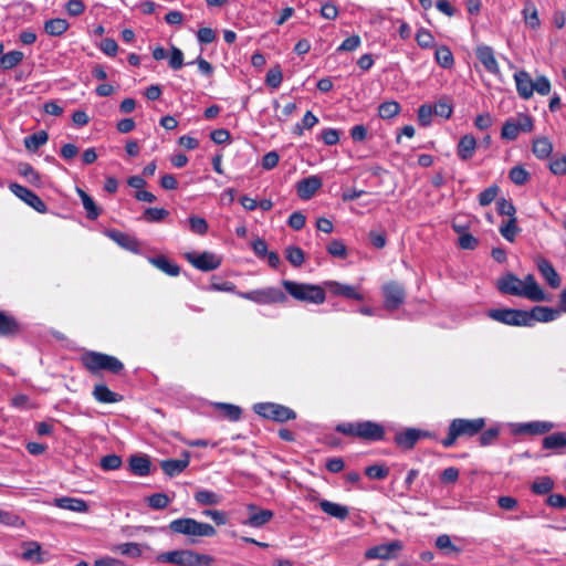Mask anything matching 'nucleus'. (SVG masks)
<instances>
[{"mask_svg":"<svg viewBox=\"0 0 566 566\" xmlns=\"http://www.w3.org/2000/svg\"><path fill=\"white\" fill-rule=\"evenodd\" d=\"M248 511L250 512V516L247 521L243 522V524L252 526V527H262L266 523H269L274 513L271 510H256V505L249 504L247 506Z\"/></svg>","mask_w":566,"mask_h":566,"instance_id":"obj_21","label":"nucleus"},{"mask_svg":"<svg viewBox=\"0 0 566 566\" xmlns=\"http://www.w3.org/2000/svg\"><path fill=\"white\" fill-rule=\"evenodd\" d=\"M189 230L198 235H203L208 232V222L205 218L198 216H190L188 219Z\"/></svg>","mask_w":566,"mask_h":566,"instance_id":"obj_49","label":"nucleus"},{"mask_svg":"<svg viewBox=\"0 0 566 566\" xmlns=\"http://www.w3.org/2000/svg\"><path fill=\"white\" fill-rule=\"evenodd\" d=\"M326 250L331 255H333L335 258L346 259V256H347V248L342 240H337V239L333 240L327 245Z\"/></svg>","mask_w":566,"mask_h":566,"instance_id":"obj_59","label":"nucleus"},{"mask_svg":"<svg viewBox=\"0 0 566 566\" xmlns=\"http://www.w3.org/2000/svg\"><path fill=\"white\" fill-rule=\"evenodd\" d=\"M500 192V187L497 185H492L480 192L479 195V203L482 207H486L491 205L497 197Z\"/></svg>","mask_w":566,"mask_h":566,"instance_id":"obj_53","label":"nucleus"},{"mask_svg":"<svg viewBox=\"0 0 566 566\" xmlns=\"http://www.w3.org/2000/svg\"><path fill=\"white\" fill-rule=\"evenodd\" d=\"M358 438L366 441H381L386 431L382 424L375 421H359Z\"/></svg>","mask_w":566,"mask_h":566,"instance_id":"obj_15","label":"nucleus"},{"mask_svg":"<svg viewBox=\"0 0 566 566\" xmlns=\"http://www.w3.org/2000/svg\"><path fill=\"white\" fill-rule=\"evenodd\" d=\"M122 465V458L117 454H107L101 460V468L103 470H116Z\"/></svg>","mask_w":566,"mask_h":566,"instance_id":"obj_64","label":"nucleus"},{"mask_svg":"<svg viewBox=\"0 0 566 566\" xmlns=\"http://www.w3.org/2000/svg\"><path fill=\"white\" fill-rule=\"evenodd\" d=\"M19 172L24 178L28 179V181L34 186H39L41 182V177L39 172L35 171V169L30 164H21L19 166Z\"/></svg>","mask_w":566,"mask_h":566,"instance_id":"obj_57","label":"nucleus"},{"mask_svg":"<svg viewBox=\"0 0 566 566\" xmlns=\"http://www.w3.org/2000/svg\"><path fill=\"white\" fill-rule=\"evenodd\" d=\"M10 190L27 205L40 213L46 212L48 208L43 200L32 190L19 184H11Z\"/></svg>","mask_w":566,"mask_h":566,"instance_id":"obj_12","label":"nucleus"},{"mask_svg":"<svg viewBox=\"0 0 566 566\" xmlns=\"http://www.w3.org/2000/svg\"><path fill=\"white\" fill-rule=\"evenodd\" d=\"M400 541H391L390 543L374 546L365 552L367 559H391L397 557L398 553L402 549Z\"/></svg>","mask_w":566,"mask_h":566,"instance_id":"obj_11","label":"nucleus"},{"mask_svg":"<svg viewBox=\"0 0 566 566\" xmlns=\"http://www.w3.org/2000/svg\"><path fill=\"white\" fill-rule=\"evenodd\" d=\"M170 501V497L166 493H154L146 499L148 506L154 510L166 509Z\"/></svg>","mask_w":566,"mask_h":566,"instance_id":"obj_47","label":"nucleus"},{"mask_svg":"<svg viewBox=\"0 0 566 566\" xmlns=\"http://www.w3.org/2000/svg\"><path fill=\"white\" fill-rule=\"evenodd\" d=\"M475 55L484 69L492 74H500V67L494 56V51L491 46L481 44L475 49Z\"/></svg>","mask_w":566,"mask_h":566,"instance_id":"obj_19","label":"nucleus"},{"mask_svg":"<svg viewBox=\"0 0 566 566\" xmlns=\"http://www.w3.org/2000/svg\"><path fill=\"white\" fill-rule=\"evenodd\" d=\"M18 331L19 325L17 321L13 317L4 314L3 312H0V335H11L17 333Z\"/></svg>","mask_w":566,"mask_h":566,"instance_id":"obj_42","label":"nucleus"},{"mask_svg":"<svg viewBox=\"0 0 566 566\" xmlns=\"http://www.w3.org/2000/svg\"><path fill=\"white\" fill-rule=\"evenodd\" d=\"M195 500L201 505H217L221 502V495L209 490H198L195 493Z\"/></svg>","mask_w":566,"mask_h":566,"instance_id":"obj_41","label":"nucleus"},{"mask_svg":"<svg viewBox=\"0 0 566 566\" xmlns=\"http://www.w3.org/2000/svg\"><path fill=\"white\" fill-rule=\"evenodd\" d=\"M536 265L538 272L545 279V281L551 287L557 289L560 285V277L556 270L554 269L553 264L548 260L544 258H538L536 261Z\"/></svg>","mask_w":566,"mask_h":566,"instance_id":"obj_23","label":"nucleus"},{"mask_svg":"<svg viewBox=\"0 0 566 566\" xmlns=\"http://www.w3.org/2000/svg\"><path fill=\"white\" fill-rule=\"evenodd\" d=\"M92 395L101 403H115L123 400V396L112 391L105 384H96Z\"/></svg>","mask_w":566,"mask_h":566,"instance_id":"obj_25","label":"nucleus"},{"mask_svg":"<svg viewBox=\"0 0 566 566\" xmlns=\"http://www.w3.org/2000/svg\"><path fill=\"white\" fill-rule=\"evenodd\" d=\"M190 463V454L187 451L182 452L180 459H167L160 461V468L166 475L174 478L182 473Z\"/></svg>","mask_w":566,"mask_h":566,"instance_id":"obj_18","label":"nucleus"},{"mask_svg":"<svg viewBox=\"0 0 566 566\" xmlns=\"http://www.w3.org/2000/svg\"><path fill=\"white\" fill-rule=\"evenodd\" d=\"M496 211L500 216H507L509 219L516 218L515 217V213H516L515 206L511 201H509L504 198H501L500 200H497Z\"/></svg>","mask_w":566,"mask_h":566,"instance_id":"obj_60","label":"nucleus"},{"mask_svg":"<svg viewBox=\"0 0 566 566\" xmlns=\"http://www.w3.org/2000/svg\"><path fill=\"white\" fill-rule=\"evenodd\" d=\"M518 134L515 123H513L511 118H507L502 126L501 137L506 140H515Z\"/></svg>","mask_w":566,"mask_h":566,"instance_id":"obj_61","label":"nucleus"},{"mask_svg":"<svg viewBox=\"0 0 566 566\" xmlns=\"http://www.w3.org/2000/svg\"><path fill=\"white\" fill-rule=\"evenodd\" d=\"M322 185V179L318 176L303 178L296 185L297 196L302 200H308L316 193Z\"/></svg>","mask_w":566,"mask_h":566,"instance_id":"obj_20","label":"nucleus"},{"mask_svg":"<svg viewBox=\"0 0 566 566\" xmlns=\"http://www.w3.org/2000/svg\"><path fill=\"white\" fill-rule=\"evenodd\" d=\"M282 285L285 291L295 300L313 304H323L326 298L322 286L308 283H298L295 281L283 280Z\"/></svg>","mask_w":566,"mask_h":566,"instance_id":"obj_3","label":"nucleus"},{"mask_svg":"<svg viewBox=\"0 0 566 566\" xmlns=\"http://www.w3.org/2000/svg\"><path fill=\"white\" fill-rule=\"evenodd\" d=\"M282 80H283V75H282L281 66L279 64H276L275 66L271 67L268 71V74L265 77V83L268 86H270L272 88H277L281 85Z\"/></svg>","mask_w":566,"mask_h":566,"instance_id":"obj_54","label":"nucleus"},{"mask_svg":"<svg viewBox=\"0 0 566 566\" xmlns=\"http://www.w3.org/2000/svg\"><path fill=\"white\" fill-rule=\"evenodd\" d=\"M24 54L21 51H10L0 56V69L11 70L22 62Z\"/></svg>","mask_w":566,"mask_h":566,"instance_id":"obj_40","label":"nucleus"},{"mask_svg":"<svg viewBox=\"0 0 566 566\" xmlns=\"http://www.w3.org/2000/svg\"><path fill=\"white\" fill-rule=\"evenodd\" d=\"M523 14H524L525 23L530 28L536 29L539 27L541 21H539L538 13H537V10L534 4L527 3L523 10Z\"/></svg>","mask_w":566,"mask_h":566,"instance_id":"obj_52","label":"nucleus"},{"mask_svg":"<svg viewBox=\"0 0 566 566\" xmlns=\"http://www.w3.org/2000/svg\"><path fill=\"white\" fill-rule=\"evenodd\" d=\"M416 41L422 49L432 48L434 44V38L428 30L421 29L416 34Z\"/></svg>","mask_w":566,"mask_h":566,"instance_id":"obj_63","label":"nucleus"},{"mask_svg":"<svg viewBox=\"0 0 566 566\" xmlns=\"http://www.w3.org/2000/svg\"><path fill=\"white\" fill-rule=\"evenodd\" d=\"M488 316L496 322L510 326L527 327V318L525 310L517 308H492L488 312Z\"/></svg>","mask_w":566,"mask_h":566,"instance_id":"obj_6","label":"nucleus"},{"mask_svg":"<svg viewBox=\"0 0 566 566\" xmlns=\"http://www.w3.org/2000/svg\"><path fill=\"white\" fill-rule=\"evenodd\" d=\"M54 505L72 512L84 513L88 511V505L84 500L70 496L54 499Z\"/></svg>","mask_w":566,"mask_h":566,"instance_id":"obj_27","label":"nucleus"},{"mask_svg":"<svg viewBox=\"0 0 566 566\" xmlns=\"http://www.w3.org/2000/svg\"><path fill=\"white\" fill-rule=\"evenodd\" d=\"M510 118L515 123L518 133H528L533 130V118L530 115L520 113L515 117Z\"/></svg>","mask_w":566,"mask_h":566,"instance_id":"obj_50","label":"nucleus"},{"mask_svg":"<svg viewBox=\"0 0 566 566\" xmlns=\"http://www.w3.org/2000/svg\"><path fill=\"white\" fill-rule=\"evenodd\" d=\"M70 24L65 19L55 18L50 19L44 23V31L52 36L62 35L67 29Z\"/></svg>","mask_w":566,"mask_h":566,"instance_id":"obj_36","label":"nucleus"},{"mask_svg":"<svg viewBox=\"0 0 566 566\" xmlns=\"http://www.w3.org/2000/svg\"><path fill=\"white\" fill-rule=\"evenodd\" d=\"M542 446L547 450L566 449V432H555L546 436L542 441Z\"/></svg>","mask_w":566,"mask_h":566,"instance_id":"obj_35","label":"nucleus"},{"mask_svg":"<svg viewBox=\"0 0 566 566\" xmlns=\"http://www.w3.org/2000/svg\"><path fill=\"white\" fill-rule=\"evenodd\" d=\"M428 436L429 433L427 431L408 428L405 431L396 433L394 440L399 448L403 450H411L419 441V439Z\"/></svg>","mask_w":566,"mask_h":566,"instance_id":"obj_16","label":"nucleus"},{"mask_svg":"<svg viewBox=\"0 0 566 566\" xmlns=\"http://www.w3.org/2000/svg\"><path fill=\"white\" fill-rule=\"evenodd\" d=\"M510 118L515 123L518 133H528L533 130V118L530 115L520 113L515 117Z\"/></svg>","mask_w":566,"mask_h":566,"instance_id":"obj_51","label":"nucleus"},{"mask_svg":"<svg viewBox=\"0 0 566 566\" xmlns=\"http://www.w3.org/2000/svg\"><path fill=\"white\" fill-rule=\"evenodd\" d=\"M128 467L133 474L147 476L150 474L151 462L147 454H133L128 459Z\"/></svg>","mask_w":566,"mask_h":566,"instance_id":"obj_22","label":"nucleus"},{"mask_svg":"<svg viewBox=\"0 0 566 566\" xmlns=\"http://www.w3.org/2000/svg\"><path fill=\"white\" fill-rule=\"evenodd\" d=\"M237 295L259 304L283 303L286 301V295L277 287L237 292Z\"/></svg>","mask_w":566,"mask_h":566,"instance_id":"obj_7","label":"nucleus"},{"mask_svg":"<svg viewBox=\"0 0 566 566\" xmlns=\"http://www.w3.org/2000/svg\"><path fill=\"white\" fill-rule=\"evenodd\" d=\"M514 80L518 95L524 99H528L534 93V81L530 74L525 71H518L514 74Z\"/></svg>","mask_w":566,"mask_h":566,"instance_id":"obj_24","label":"nucleus"},{"mask_svg":"<svg viewBox=\"0 0 566 566\" xmlns=\"http://www.w3.org/2000/svg\"><path fill=\"white\" fill-rule=\"evenodd\" d=\"M434 60L443 69H451L454 64L453 54L446 45H441L436 49Z\"/></svg>","mask_w":566,"mask_h":566,"instance_id":"obj_39","label":"nucleus"},{"mask_svg":"<svg viewBox=\"0 0 566 566\" xmlns=\"http://www.w3.org/2000/svg\"><path fill=\"white\" fill-rule=\"evenodd\" d=\"M150 264L156 266L161 272L166 273L169 276H178L180 273V268L178 264L169 261L165 255H157L148 258Z\"/></svg>","mask_w":566,"mask_h":566,"instance_id":"obj_30","label":"nucleus"},{"mask_svg":"<svg viewBox=\"0 0 566 566\" xmlns=\"http://www.w3.org/2000/svg\"><path fill=\"white\" fill-rule=\"evenodd\" d=\"M216 407L222 412L224 418L231 421H238L241 418L242 409L239 406L218 402Z\"/></svg>","mask_w":566,"mask_h":566,"instance_id":"obj_43","label":"nucleus"},{"mask_svg":"<svg viewBox=\"0 0 566 566\" xmlns=\"http://www.w3.org/2000/svg\"><path fill=\"white\" fill-rule=\"evenodd\" d=\"M25 551L22 554V558L25 560L42 562L41 558V545L38 542H27L23 544Z\"/></svg>","mask_w":566,"mask_h":566,"instance_id":"obj_46","label":"nucleus"},{"mask_svg":"<svg viewBox=\"0 0 566 566\" xmlns=\"http://www.w3.org/2000/svg\"><path fill=\"white\" fill-rule=\"evenodd\" d=\"M169 211L165 208H147L144 211V219L147 222H160L168 217Z\"/></svg>","mask_w":566,"mask_h":566,"instance_id":"obj_55","label":"nucleus"},{"mask_svg":"<svg viewBox=\"0 0 566 566\" xmlns=\"http://www.w3.org/2000/svg\"><path fill=\"white\" fill-rule=\"evenodd\" d=\"M509 177L513 184L522 186L528 180L530 174L522 166H515L510 170Z\"/></svg>","mask_w":566,"mask_h":566,"instance_id":"obj_58","label":"nucleus"},{"mask_svg":"<svg viewBox=\"0 0 566 566\" xmlns=\"http://www.w3.org/2000/svg\"><path fill=\"white\" fill-rule=\"evenodd\" d=\"M49 135L45 130H39L24 138V146L30 151H36L41 146L46 144Z\"/></svg>","mask_w":566,"mask_h":566,"instance_id":"obj_38","label":"nucleus"},{"mask_svg":"<svg viewBox=\"0 0 566 566\" xmlns=\"http://www.w3.org/2000/svg\"><path fill=\"white\" fill-rule=\"evenodd\" d=\"M476 148V139L472 135H464L458 143L457 155L461 160L472 158Z\"/></svg>","mask_w":566,"mask_h":566,"instance_id":"obj_29","label":"nucleus"},{"mask_svg":"<svg viewBox=\"0 0 566 566\" xmlns=\"http://www.w3.org/2000/svg\"><path fill=\"white\" fill-rule=\"evenodd\" d=\"M82 364L91 374L105 370L113 375H119L124 370V364L117 357L98 352L84 354Z\"/></svg>","mask_w":566,"mask_h":566,"instance_id":"obj_2","label":"nucleus"},{"mask_svg":"<svg viewBox=\"0 0 566 566\" xmlns=\"http://www.w3.org/2000/svg\"><path fill=\"white\" fill-rule=\"evenodd\" d=\"M553 488L554 481L549 476H543L532 484L531 490L535 494L544 495L549 493Z\"/></svg>","mask_w":566,"mask_h":566,"instance_id":"obj_48","label":"nucleus"},{"mask_svg":"<svg viewBox=\"0 0 566 566\" xmlns=\"http://www.w3.org/2000/svg\"><path fill=\"white\" fill-rule=\"evenodd\" d=\"M169 530L176 534H182L187 536H199V537H212L216 535V528L208 524L198 522L195 518L184 517L177 518L169 523Z\"/></svg>","mask_w":566,"mask_h":566,"instance_id":"obj_4","label":"nucleus"},{"mask_svg":"<svg viewBox=\"0 0 566 566\" xmlns=\"http://www.w3.org/2000/svg\"><path fill=\"white\" fill-rule=\"evenodd\" d=\"M109 237L122 248L132 251L134 253L139 252L140 243L138 240L127 233L120 232V231H111Z\"/></svg>","mask_w":566,"mask_h":566,"instance_id":"obj_28","label":"nucleus"},{"mask_svg":"<svg viewBox=\"0 0 566 566\" xmlns=\"http://www.w3.org/2000/svg\"><path fill=\"white\" fill-rule=\"evenodd\" d=\"M76 192L81 198L82 205L86 211L87 219L96 220L101 214V209L97 207L94 199L81 188H76Z\"/></svg>","mask_w":566,"mask_h":566,"instance_id":"obj_33","label":"nucleus"},{"mask_svg":"<svg viewBox=\"0 0 566 566\" xmlns=\"http://www.w3.org/2000/svg\"><path fill=\"white\" fill-rule=\"evenodd\" d=\"M552 422L547 421H533L527 423L520 424L516 430L517 433H528V434H544L552 430Z\"/></svg>","mask_w":566,"mask_h":566,"instance_id":"obj_32","label":"nucleus"},{"mask_svg":"<svg viewBox=\"0 0 566 566\" xmlns=\"http://www.w3.org/2000/svg\"><path fill=\"white\" fill-rule=\"evenodd\" d=\"M450 424L453 427L454 431L461 437H473L482 431L485 427V420L483 418L476 419H463L457 418L453 419Z\"/></svg>","mask_w":566,"mask_h":566,"instance_id":"obj_10","label":"nucleus"},{"mask_svg":"<svg viewBox=\"0 0 566 566\" xmlns=\"http://www.w3.org/2000/svg\"><path fill=\"white\" fill-rule=\"evenodd\" d=\"M186 259L190 264L202 272L213 271L221 265V258L208 251L200 254L187 253Z\"/></svg>","mask_w":566,"mask_h":566,"instance_id":"obj_8","label":"nucleus"},{"mask_svg":"<svg viewBox=\"0 0 566 566\" xmlns=\"http://www.w3.org/2000/svg\"><path fill=\"white\" fill-rule=\"evenodd\" d=\"M532 151L538 159H546L553 151V144L547 137L534 138Z\"/></svg>","mask_w":566,"mask_h":566,"instance_id":"obj_34","label":"nucleus"},{"mask_svg":"<svg viewBox=\"0 0 566 566\" xmlns=\"http://www.w3.org/2000/svg\"><path fill=\"white\" fill-rule=\"evenodd\" d=\"M433 108L429 104H423L418 109V122L421 126L427 127L431 124Z\"/></svg>","mask_w":566,"mask_h":566,"instance_id":"obj_62","label":"nucleus"},{"mask_svg":"<svg viewBox=\"0 0 566 566\" xmlns=\"http://www.w3.org/2000/svg\"><path fill=\"white\" fill-rule=\"evenodd\" d=\"M156 560L175 566H212L214 558L191 549H176L160 553L157 555Z\"/></svg>","mask_w":566,"mask_h":566,"instance_id":"obj_1","label":"nucleus"},{"mask_svg":"<svg viewBox=\"0 0 566 566\" xmlns=\"http://www.w3.org/2000/svg\"><path fill=\"white\" fill-rule=\"evenodd\" d=\"M385 303L384 306L388 311H395L405 302L406 291L403 286L397 282H389L382 287Z\"/></svg>","mask_w":566,"mask_h":566,"instance_id":"obj_9","label":"nucleus"},{"mask_svg":"<svg viewBox=\"0 0 566 566\" xmlns=\"http://www.w3.org/2000/svg\"><path fill=\"white\" fill-rule=\"evenodd\" d=\"M496 287L502 294L524 297L523 282L513 273L501 276L496 282Z\"/></svg>","mask_w":566,"mask_h":566,"instance_id":"obj_13","label":"nucleus"},{"mask_svg":"<svg viewBox=\"0 0 566 566\" xmlns=\"http://www.w3.org/2000/svg\"><path fill=\"white\" fill-rule=\"evenodd\" d=\"M523 287H524V297L532 302H548L551 301V296L543 291V289L537 284L533 274H527L524 279Z\"/></svg>","mask_w":566,"mask_h":566,"instance_id":"obj_17","label":"nucleus"},{"mask_svg":"<svg viewBox=\"0 0 566 566\" xmlns=\"http://www.w3.org/2000/svg\"><path fill=\"white\" fill-rule=\"evenodd\" d=\"M285 258L295 268H300L305 260L303 250L294 245H290L285 249Z\"/></svg>","mask_w":566,"mask_h":566,"instance_id":"obj_45","label":"nucleus"},{"mask_svg":"<svg viewBox=\"0 0 566 566\" xmlns=\"http://www.w3.org/2000/svg\"><path fill=\"white\" fill-rule=\"evenodd\" d=\"M328 287L329 292L334 295L344 296L349 300L361 301L363 295L356 290V287L347 284H342L335 281H329L325 283Z\"/></svg>","mask_w":566,"mask_h":566,"instance_id":"obj_26","label":"nucleus"},{"mask_svg":"<svg viewBox=\"0 0 566 566\" xmlns=\"http://www.w3.org/2000/svg\"><path fill=\"white\" fill-rule=\"evenodd\" d=\"M319 507L325 514L333 516L335 518H338L340 521L346 520L349 514L347 506H344V505H340V504H337V503H334V502H331L327 500H322L319 502Z\"/></svg>","mask_w":566,"mask_h":566,"instance_id":"obj_31","label":"nucleus"},{"mask_svg":"<svg viewBox=\"0 0 566 566\" xmlns=\"http://www.w3.org/2000/svg\"><path fill=\"white\" fill-rule=\"evenodd\" d=\"M499 231L505 240L509 242H514L516 235L521 232V229L517 227V219L512 218L503 221Z\"/></svg>","mask_w":566,"mask_h":566,"instance_id":"obj_37","label":"nucleus"},{"mask_svg":"<svg viewBox=\"0 0 566 566\" xmlns=\"http://www.w3.org/2000/svg\"><path fill=\"white\" fill-rule=\"evenodd\" d=\"M365 474L369 479L384 480L388 476L389 469L384 464H373L365 469Z\"/></svg>","mask_w":566,"mask_h":566,"instance_id":"obj_56","label":"nucleus"},{"mask_svg":"<svg viewBox=\"0 0 566 566\" xmlns=\"http://www.w3.org/2000/svg\"><path fill=\"white\" fill-rule=\"evenodd\" d=\"M253 410L262 418L276 422H286L296 418V412L283 405L274 402H259L253 406Z\"/></svg>","mask_w":566,"mask_h":566,"instance_id":"obj_5","label":"nucleus"},{"mask_svg":"<svg viewBox=\"0 0 566 566\" xmlns=\"http://www.w3.org/2000/svg\"><path fill=\"white\" fill-rule=\"evenodd\" d=\"M400 112V105L395 101L384 102L378 107V115L382 119H390L398 115Z\"/></svg>","mask_w":566,"mask_h":566,"instance_id":"obj_44","label":"nucleus"},{"mask_svg":"<svg viewBox=\"0 0 566 566\" xmlns=\"http://www.w3.org/2000/svg\"><path fill=\"white\" fill-rule=\"evenodd\" d=\"M560 315V311L547 306H534L531 311H526L527 327L534 326L536 322L548 323L555 321Z\"/></svg>","mask_w":566,"mask_h":566,"instance_id":"obj_14","label":"nucleus"}]
</instances>
